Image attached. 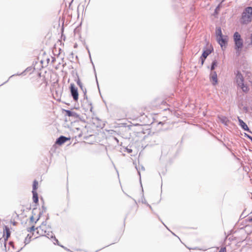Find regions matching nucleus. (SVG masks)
Returning a JSON list of instances; mask_svg holds the SVG:
<instances>
[{"instance_id": "1", "label": "nucleus", "mask_w": 252, "mask_h": 252, "mask_svg": "<svg viewBox=\"0 0 252 252\" xmlns=\"http://www.w3.org/2000/svg\"><path fill=\"white\" fill-rule=\"evenodd\" d=\"M47 227L45 224H41L39 227L34 228V226H32L28 230V233H26V237L25 239V243H29L32 237L33 239L36 238L40 236H44L46 234Z\"/></svg>"}, {"instance_id": "23", "label": "nucleus", "mask_w": 252, "mask_h": 252, "mask_svg": "<svg viewBox=\"0 0 252 252\" xmlns=\"http://www.w3.org/2000/svg\"><path fill=\"white\" fill-rule=\"evenodd\" d=\"M250 221H252V218L250 219Z\"/></svg>"}, {"instance_id": "11", "label": "nucleus", "mask_w": 252, "mask_h": 252, "mask_svg": "<svg viewBox=\"0 0 252 252\" xmlns=\"http://www.w3.org/2000/svg\"><path fill=\"white\" fill-rule=\"evenodd\" d=\"M10 235V232L9 229L7 227L5 226L3 230V237L5 239H7Z\"/></svg>"}, {"instance_id": "2", "label": "nucleus", "mask_w": 252, "mask_h": 252, "mask_svg": "<svg viewBox=\"0 0 252 252\" xmlns=\"http://www.w3.org/2000/svg\"><path fill=\"white\" fill-rule=\"evenodd\" d=\"M146 109V107L133 108L127 112V116L130 119L136 120L145 115Z\"/></svg>"}, {"instance_id": "10", "label": "nucleus", "mask_w": 252, "mask_h": 252, "mask_svg": "<svg viewBox=\"0 0 252 252\" xmlns=\"http://www.w3.org/2000/svg\"><path fill=\"white\" fill-rule=\"evenodd\" d=\"M69 140V138H66L63 136H60L56 141V143L58 145H62L67 140Z\"/></svg>"}, {"instance_id": "17", "label": "nucleus", "mask_w": 252, "mask_h": 252, "mask_svg": "<svg viewBox=\"0 0 252 252\" xmlns=\"http://www.w3.org/2000/svg\"><path fill=\"white\" fill-rule=\"evenodd\" d=\"M217 65H218L217 62L216 60L214 61L212 64L211 68V70H214L215 68V67L217 66Z\"/></svg>"}, {"instance_id": "19", "label": "nucleus", "mask_w": 252, "mask_h": 252, "mask_svg": "<svg viewBox=\"0 0 252 252\" xmlns=\"http://www.w3.org/2000/svg\"><path fill=\"white\" fill-rule=\"evenodd\" d=\"M76 83L77 84V85L80 87V88L83 90V84L82 83L80 79L79 78H78L77 81H76Z\"/></svg>"}, {"instance_id": "14", "label": "nucleus", "mask_w": 252, "mask_h": 252, "mask_svg": "<svg viewBox=\"0 0 252 252\" xmlns=\"http://www.w3.org/2000/svg\"><path fill=\"white\" fill-rule=\"evenodd\" d=\"M216 34L217 38L223 36L221 32V28L220 27H218L216 29Z\"/></svg>"}, {"instance_id": "16", "label": "nucleus", "mask_w": 252, "mask_h": 252, "mask_svg": "<svg viewBox=\"0 0 252 252\" xmlns=\"http://www.w3.org/2000/svg\"><path fill=\"white\" fill-rule=\"evenodd\" d=\"M38 183L36 180H34L33 183V186H32V191H36V190L38 188Z\"/></svg>"}, {"instance_id": "20", "label": "nucleus", "mask_w": 252, "mask_h": 252, "mask_svg": "<svg viewBox=\"0 0 252 252\" xmlns=\"http://www.w3.org/2000/svg\"><path fill=\"white\" fill-rule=\"evenodd\" d=\"M219 252H226V249L225 247L221 248Z\"/></svg>"}, {"instance_id": "4", "label": "nucleus", "mask_w": 252, "mask_h": 252, "mask_svg": "<svg viewBox=\"0 0 252 252\" xmlns=\"http://www.w3.org/2000/svg\"><path fill=\"white\" fill-rule=\"evenodd\" d=\"M233 39L235 44V49L237 56H239L243 47V41L240 34L235 32L233 35Z\"/></svg>"}, {"instance_id": "6", "label": "nucleus", "mask_w": 252, "mask_h": 252, "mask_svg": "<svg viewBox=\"0 0 252 252\" xmlns=\"http://www.w3.org/2000/svg\"><path fill=\"white\" fill-rule=\"evenodd\" d=\"M217 40L218 43H219V44L220 45L222 49L223 50H224L226 47V45L227 44V40H228L227 36H223L222 37L217 38Z\"/></svg>"}, {"instance_id": "13", "label": "nucleus", "mask_w": 252, "mask_h": 252, "mask_svg": "<svg viewBox=\"0 0 252 252\" xmlns=\"http://www.w3.org/2000/svg\"><path fill=\"white\" fill-rule=\"evenodd\" d=\"M238 121L239 122V124L245 130H249V127L247 125L243 122V120L240 119L238 117Z\"/></svg>"}, {"instance_id": "12", "label": "nucleus", "mask_w": 252, "mask_h": 252, "mask_svg": "<svg viewBox=\"0 0 252 252\" xmlns=\"http://www.w3.org/2000/svg\"><path fill=\"white\" fill-rule=\"evenodd\" d=\"M32 200L33 202L35 203L36 205H37L38 203V193L37 191H32Z\"/></svg>"}, {"instance_id": "24", "label": "nucleus", "mask_w": 252, "mask_h": 252, "mask_svg": "<svg viewBox=\"0 0 252 252\" xmlns=\"http://www.w3.org/2000/svg\"><path fill=\"white\" fill-rule=\"evenodd\" d=\"M35 234H37L36 231H35Z\"/></svg>"}, {"instance_id": "5", "label": "nucleus", "mask_w": 252, "mask_h": 252, "mask_svg": "<svg viewBox=\"0 0 252 252\" xmlns=\"http://www.w3.org/2000/svg\"><path fill=\"white\" fill-rule=\"evenodd\" d=\"M235 81L237 85L241 88L244 92H248L249 90V87L244 83V78L239 71L236 73Z\"/></svg>"}, {"instance_id": "7", "label": "nucleus", "mask_w": 252, "mask_h": 252, "mask_svg": "<svg viewBox=\"0 0 252 252\" xmlns=\"http://www.w3.org/2000/svg\"><path fill=\"white\" fill-rule=\"evenodd\" d=\"M70 92L71 95L75 101H77L78 99V93L77 89L75 87L74 84H71L70 87Z\"/></svg>"}, {"instance_id": "9", "label": "nucleus", "mask_w": 252, "mask_h": 252, "mask_svg": "<svg viewBox=\"0 0 252 252\" xmlns=\"http://www.w3.org/2000/svg\"><path fill=\"white\" fill-rule=\"evenodd\" d=\"M210 81L213 85H216L218 83L217 74L216 72H213L211 73Z\"/></svg>"}, {"instance_id": "15", "label": "nucleus", "mask_w": 252, "mask_h": 252, "mask_svg": "<svg viewBox=\"0 0 252 252\" xmlns=\"http://www.w3.org/2000/svg\"><path fill=\"white\" fill-rule=\"evenodd\" d=\"M64 111L65 112V116H67L68 117H74L75 116V113L72 112V111H70L69 110H64Z\"/></svg>"}, {"instance_id": "18", "label": "nucleus", "mask_w": 252, "mask_h": 252, "mask_svg": "<svg viewBox=\"0 0 252 252\" xmlns=\"http://www.w3.org/2000/svg\"><path fill=\"white\" fill-rule=\"evenodd\" d=\"M32 70V68H27L23 73L22 74H24V75H26L28 74H31L30 71Z\"/></svg>"}, {"instance_id": "8", "label": "nucleus", "mask_w": 252, "mask_h": 252, "mask_svg": "<svg viewBox=\"0 0 252 252\" xmlns=\"http://www.w3.org/2000/svg\"><path fill=\"white\" fill-rule=\"evenodd\" d=\"M211 52L212 51L210 49H206L205 51H204L202 56L200 57L202 64L204 63L205 59L209 54L211 53Z\"/></svg>"}, {"instance_id": "22", "label": "nucleus", "mask_w": 252, "mask_h": 252, "mask_svg": "<svg viewBox=\"0 0 252 252\" xmlns=\"http://www.w3.org/2000/svg\"><path fill=\"white\" fill-rule=\"evenodd\" d=\"M251 44H252V34L251 35Z\"/></svg>"}, {"instance_id": "3", "label": "nucleus", "mask_w": 252, "mask_h": 252, "mask_svg": "<svg viewBox=\"0 0 252 252\" xmlns=\"http://www.w3.org/2000/svg\"><path fill=\"white\" fill-rule=\"evenodd\" d=\"M240 23L242 25H247L252 21V7H246L242 14Z\"/></svg>"}, {"instance_id": "21", "label": "nucleus", "mask_w": 252, "mask_h": 252, "mask_svg": "<svg viewBox=\"0 0 252 252\" xmlns=\"http://www.w3.org/2000/svg\"><path fill=\"white\" fill-rule=\"evenodd\" d=\"M31 221H34V220H33V216H32V217H31Z\"/></svg>"}]
</instances>
